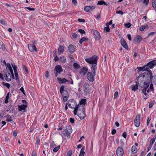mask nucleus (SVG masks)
<instances>
[{"mask_svg": "<svg viewBox=\"0 0 156 156\" xmlns=\"http://www.w3.org/2000/svg\"><path fill=\"white\" fill-rule=\"evenodd\" d=\"M153 77L152 73L151 70L144 72L140 74L137 78L136 83H137L139 86L142 87L146 86V84L150 85L151 82L152 78Z\"/></svg>", "mask_w": 156, "mask_h": 156, "instance_id": "nucleus-1", "label": "nucleus"}, {"mask_svg": "<svg viewBox=\"0 0 156 156\" xmlns=\"http://www.w3.org/2000/svg\"><path fill=\"white\" fill-rule=\"evenodd\" d=\"M64 88L65 86L64 85H62L60 87V91L63 97V101H66L68 99L69 95L67 91L64 90Z\"/></svg>", "mask_w": 156, "mask_h": 156, "instance_id": "nucleus-2", "label": "nucleus"}, {"mask_svg": "<svg viewBox=\"0 0 156 156\" xmlns=\"http://www.w3.org/2000/svg\"><path fill=\"white\" fill-rule=\"evenodd\" d=\"M71 103H68L67 105L68 106L72 108H74L73 111L74 115L77 114V112L79 108V105H77L76 102L74 101L71 100Z\"/></svg>", "mask_w": 156, "mask_h": 156, "instance_id": "nucleus-3", "label": "nucleus"}, {"mask_svg": "<svg viewBox=\"0 0 156 156\" xmlns=\"http://www.w3.org/2000/svg\"><path fill=\"white\" fill-rule=\"evenodd\" d=\"M98 57L96 55H94L91 57L85 59V61L90 64L97 65Z\"/></svg>", "mask_w": 156, "mask_h": 156, "instance_id": "nucleus-4", "label": "nucleus"}, {"mask_svg": "<svg viewBox=\"0 0 156 156\" xmlns=\"http://www.w3.org/2000/svg\"><path fill=\"white\" fill-rule=\"evenodd\" d=\"M79 109H78V112L77 115L81 119H83L86 117L85 112L83 106H80Z\"/></svg>", "mask_w": 156, "mask_h": 156, "instance_id": "nucleus-5", "label": "nucleus"}, {"mask_svg": "<svg viewBox=\"0 0 156 156\" xmlns=\"http://www.w3.org/2000/svg\"><path fill=\"white\" fill-rule=\"evenodd\" d=\"M156 59L153 60L148 62L146 65H145L146 68L147 69V72L148 71L149 69H152L153 68L154 66H156Z\"/></svg>", "mask_w": 156, "mask_h": 156, "instance_id": "nucleus-6", "label": "nucleus"}, {"mask_svg": "<svg viewBox=\"0 0 156 156\" xmlns=\"http://www.w3.org/2000/svg\"><path fill=\"white\" fill-rule=\"evenodd\" d=\"M90 85L89 84L87 83H85L83 86V91L85 94H88L90 92L89 88Z\"/></svg>", "mask_w": 156, "mask_h": 156, "instance_id": "nucleus-7", "label": "nucleus"}, {"mask_svg": "<svg viewBox=\"0 0 156 156\" xmlns=\"http://www.w3.org/2000/svg\"><path fill=\"white\" fill-rule=\"evenodd\" d=\"M116 152L117 156H123L124 154L123 148L119 146L116 150Z\"/></svg>", "mask_w": 156, "mask_h": 156, "instance_id": "nucleus-8", "label": "nucleus"}, {"mask_svg": "<svg viewBox=\"0 0 156 156\" xmlns=\"http://www.w3.org/2000/svg\"><path fill=\"white\" fill-rule=\"evenodd\" d=\"M94 76H94L93 73L92 72H88L87 73V78L90 82H92L94 81Z\"/></svg>", "mask_w": 156, "mask_h": 156, "instance_id": "nucleus-9", "label": "nucleus"}, {"mask_svg": "<svg viewBox=\"0 0 156 156\" xmlns=\"http://www.w3.org/2000/svg\"><path fill=\"white\" fill-rule=\"evenodd\" d=\"M140 115L138 114L136 115V116L134 119V125L136 127H138L140 126Z\"/></svg>", "mask_w": 156, "mask_h": 156, "instance_id": "nucleus-10", "label": "nucleus"}, {"mask_svg": "<svg viewBox=\"0 0 156 156\" xmlns=\"http://www.w3.org/2000/svg\"><path fill=\"white\" fill-rule=\"evenodd\" d=\"M142 40V38L140 35H137L133 39V42L136 44H139Z\"/></svg>", "mask_w": 156, "mask_h": 156, "instance_id": "nucleus-11", "label": "nucleus"}, {"mask_svg": "<svg viewBox=\"0 0 156 156\" xmlns=\"http://www.w3.org/2000/svg\"><path fill=\"white\" fill-rule=\"evenodd\" d=\"M95 6L93 5L87 6L84 8V10L86 12H90L95 9Z\"/></svg>", "mask_w": 156, "mask_h": 156, "instance_id": "nucleus-12", "label": "nucleus"}, {"mask_svg": "<svg viewBox=\"0 0 156 156\" xmlns=\"http://www.w3.org/2000/svg\"><path fill=\"white\" fill-rule=\"evenodd\" d=\"M88 70V69L87 67H83L80 70L79 73L80 74L84 76L87 73Z\"/></svg>", "mask_w": 156, "mask_h": 156, "instance_id": "nucleus-13", "label": "nucleus"}, {"mask_svg": "<svg viewBox=\"0 0 156 156\" xmlns=\"http://www.w3.org/2000/svg\"><path fill=\"white\" fill-rule=\"evenodd\" d=\"M28 47L29 51L31 52H33L34 51H37L35 45L33 46L31 44H29L28 45Z\"/></svg>", "mask_w": 156, "mask_h": 156, "instance_id": "nucleus-14", "label": "nucleus"}, {"mask_svg": "<svg viewBox=\"0 0 156 156\" xmlns=\"http://www.w3.org/2000/svg\"><path fill=\"white\" fill-rule=\"evenodd\" d=\"M54 71L60 74L63 71V69L62 67L58 65L55 67Z\"/></svg>", "mask_w": 156, "mask_h": 156, "instance_id": "nucleus-15", "label": "nucleus"}, {"mask_svg": "<svg viewBox=\"0 0 156 156\" xmlns=\"http://www.w3.org/2000/svg\"><path fill=\"white\" fill-rule=\"evenodd\" d=\"M94 34L96 40H99L101 38V36L100 33L97 30H93Z\"/></svg>", "mask_w": 156, "mask_h": 156, "instance_id": "nucleus-16", "label": "nucleus"}, {"mask_svg": "<svg viewBox=\"0 0 156 156\" xmlns=\"http://www.w3.org/2000/svg\"><path fill=\"white\" fill-rule=\"evenodd\" d=\"M5 80L7 81H9L11 80L12 78V76L11 74L10 73H6L4 75Z\"/></svg>", "mask_w": 156, "mask_h": 156, "instance_id": "nucleus-17", "label": "nucleus"}, {"mask_svg": "<svg viewBox=\"0 0 156 156\" xmlns=\"http://www.w3.org/2000/svg\"><path fill=\"white\" fill-rule=\"evenodd\" d=\"M68 49L69 51L71 53H73L75 51V48L74 46L72 44L69 45Z\"/></svg>", "mask_w": 156, "mask_h": 156, "instance_id": "nucleus-18", "label": "nucleus"}, {"mask_svg": "<svg viewBox=\"0 0 156 156\" xmlns=\"http://www.w3.org/2000/svg\"><path fill=\"white\" fill-rule=\"evenodd\" d=\"M64 51V47L62 45H60L58 49V54L60 55L62 54Z\"/></svg>", "mask_w": 156, "mask_h": 156, "instance_id": "nucleus-19", "label": "nucleus"}, {"mask_svg": "<svg viewBox=\"0 0 156 156\" xmlns=\"http://www.w3.org/2000/svg\"><path fill=\"white\" fill-rule=\"evenodd\" d=\"M120 43L122 46L125 49H128V47L125 40L124 39H121Z\"/></svg>", "mask_w": 156, "mask_h": 156, "instance_id": "nucleus-20", "label": "nucleus"}, {"mask_svg": "<svg viewBox=\"0 0 156 156\" xmlns=\"http://www.w3.org/2000/svg\"><path fill=\"white\" fill-rule=\"evenodd\" d=\"M97 67L96 65L93 64L91 67V70L92 73L94 76L96 75V70L97 69Z\"/></svg>", "mask_w": 156, "mask_h": 156, "instance_id": "nucleus-21", "label": "nucleus"}, {"mask_svg": "<svg viewBox=\"0 0 156 156\" xmlns=\"http://www.w3.org/2000/svg\"><path fill=\"white\" fill-rule=\"evenodd\" d=\"M27 107V105H19L18 107V110L19 111H21L22 110H25Z\"/></svg>", "mask_w": 156, "mask_h": 156, "instance_id": "nucleus-22", "label": "nucleus"}, {"mask_svg": "<svg viewBox=\"0 0 156 156\" xmlns=\"http://www.w3.org/2000/svg\"><path fill=\"white\" fill-rule=\"evenodd\" d=\"M149 86V84H146V86L142 87L144 88L142 90V92L144 94L145 96L147 95L146 90L147 89L148 87Z\"/></svg>", "mask_w": 156, "mask_h": 156, "instance_id": "nucleus-23", "label": "nucleus"}, {"mask_svg": "<svg viewBox=\"0 0 156 156\" xmlns=\"http://www.w3.org/2000/svg\"><path fill=\"white\" fill-rule=\"evenodd\" d=\"M58 80L59 81V83H65L66 82H68L69 81L67 80L66 78H64L62 79L61 78L58 77L57 78Z\"/></svg>", "mask_w": 156, "mask_h": 156, "instance_id": "nucleus-24", "label": "nucleus"}, {"mask_svg": "<svg viewBox=\"0 0 156 156\" xmlns=\"http://www.w3.org/2000/svg\"><path fill=\"white\" fill-rule=\"evenodd\" d=\"M64 123H59L58 125V128L57 129L58 130H62L64 128Z\"/></svg>", "mask_w": 156, "mask_h": 156, "instance_id": "nucleus-25", "label": "nucleus"}, {"mask_svg": "<svg viewBox=\"0 0 156 156\" xmlns=\"http://www.w3.org/2000/svg\"><path fill=\"white\" fill-rule=\"evenodd\" d=\"M139 70V72L141 71H147V69L146 68L145 65L143 67H140L137 68Z\"/></svg>", "mask_w": 156, "mask_h": 156, "instance_id": "nucleus-26", "label": "nucleus"}, {"mask_svg": "<svg viewBox=\"0 0 156 156\" xmlns=\"http://www.w3.org/2000/svg\"><path fill=\"white\" fill-rule=\"evenodd\" d=\"M73 68L76 70L79 69L80 68V66L76 62L74 63L73 64Z\"/></svg>", "mask_w": 156, "mask_h": 156, "instance_id": "nucleus-27", "label": "nucleus"}, {"mask_svg": "<svg viewBox=\"0 0 156 156\" xmlns=\"http://www.w3.org/2000/svg\"><path fill=\"white\" fill-rule=\"evenodd\" d=\"M79 103L80 104V106L81 107V106H80L81 105H85L87 103L86 102V99H82L80 101ZM80 106H79V107Z\"/></svg>", "mask_w": 156, "mask_h": 156, "instance_id": "nucleus-28", "label": "nucleus"}, {"mask_svg": "<svg viewBox=\"0 0 156 156\" xmlns=\"http://www.w3.org/2000/svg\"><path fill=\"white\" fill-rule=\"evenodd\" d=\"M131 151L133 154H135L137 152V148L135 146L133 145L132 146Z\"/></svg>", "mask_w": 156, "mask_h": 156, "instance_id": "nucleus-29", "label": "nucleus"}, {"mask_svg": "<svg viewBox=\"0 0 156 156\" xmlns=\"http://www.w3.org/2000/svg\"><path fill=\"white\" fill-rule=\"evenodd\" d=\"M66 129H67V131H68L69 134H70L71 133H72V129L71 126L68 125L67 126Z\"/></svg>", "mask_w": 156, "mask_h": 156, "instance_id": "nucleus-30", "label": "nucleus"}, {"mask_svg": "<svg viewBox=\"0 0 156 156\" xmlns=\"http://www.w3.org/2000/svg\"><path fill=\"white\" fill-rule=\"evenodd\" d=\"M97 5H108V4H107L103 0L98 1Z\"/></svg>", "mask_w": 156, "mask_h": 156, "instance_id": "nucleus-31", "label": "nucleus"}, {"mask_svg": "<svg viewBox=\"0 0 156 156\" xmlns=\"http://www.w3.org/2000/svg\"><path fill=\"white\" fill-rule=\"evenodd\" d=\"M60 59L61 62L63 63L66 62V59L65 56L63 55H61L60 57Z\"/></svg>", "mask_w": 156, "mask_h": 156, "instance_id": "nucleus-32", "label": "nucleus"}, {"mask_svg": "<svg viewBox=\"0 0 156 156\" xmlns=\"http://www.w3.org/2000/svg\"><path fill=\"white\" fill-rule=\"evenodd\" d=\"M138 84L137 83H136V84L135 85H132L131 86L132 87V90L135 91L136 90L138 89Z\"/></svg>", "mask_w": 156, "mask_h": 156, "instance_id": "nucleus-33", "label": "nucleus"}, {"mask_svg": "<svg viewBox=\"0 0 156 156\" xmlns=\"http://www.w3.org/2000/svg\"><path fill=\"white\" fill-rule=\"evenodd\" d=\"M84 147L83 146L80 150L79 156H84L85 154V152L84 151Z\"/></svg>", "mask_w": 156, "mask_h": 156, "instance_id": "nucleus-34", "label": "nucleus"}, {"mask_svg": "<svg viewBox=\"0 0 156 156\" xmlns=\"http://www.w3.org/2000/svg\"><path fill=\"white\" fill-rule=\"evenodd\" d=\"M5 117L7 118L6 119V121L9 122L12 121V117L10 115H7Z\"/></svg>", "mask_w": 156, "mask_h": 156, "instance_id": "nucleus-35", "label": "nucleus"}, {"mask_svg": "<svg viewBox=\"0 0 156 156\" xmlns=\"http://www.w3.org/2000/svg\"><path fill=\"white\" fill-rule=\"evenodd\" d=\"M53 56L55 57L54 60L55 62L58 61L59 60L58 57L56 55V51H55Z\"/></svg>", "mask_w": 156, "mask_h": 156, "instance_id": "nucleus-36", "label": "nucleus"}, {"mask_svg": "<svg viewBox=\"0 0 156 156\" xmlns=\"http://www.w3.org/2000/svg\"><path fill=\"white\" fill-rule=\"evenodd\" d=\"M56 146V144H55L54 141H51L50 144V148H53Z\"/></svg>", "mask_w": 156, "mask_h": 156, "instance_id": "nucleus-37", "label": "nucleus"}, {"mask_svg": "<svg viewBox=\"0 0 156 156\" xmlns=\"http://www.w3.org/2000/svg\"><path fill=\"white\" fill-rule=\"evenodd\" d=\"M155 101L154 100L151 101L149 103V107L151 108L152 107L153 105H154Z\"/></svg>", "mask_w": 156, "mask_h": 156, "instance_id": "nucleus-38", "label": "nucleus"}, {"mask_svg": "<svg viewBox=\"0 0 156 156\" xmlns=\"http://www.w3.org/2000/svg\"><path fill=\"white\" fill-rule=\"evenodd\" d=\"M60 148V146L58 145L57 147H54L53 150V151L54 152H56L58 151Z\"/></svg>", "mask_w": 156, "mask_h": 156, "instance_id": "nucleus-39", "label": "nucleus"}, {"mask_svg": "<svg viewBox=\"0 0 156 156\" xmlns=\"http://www.w3.org/2000/svg\"><path fill=\"white\" fill-rule=\"evenodd\" d=\"M9 92L7 94V95H6V97H5V103L7 104V103H8V102H9L8 100H9Z\"/></svg>", "mask_w": 156, "mask_h": 156, "instance_id": "nucleus-40", "label": "nucleus"}, {"mask_svg": "<svg viewBox=\"0 0 156 156\" xmlns=\"http://www.w3.org/2000/svg\"><path fill=\"white\" fill-rule=\"evenodd\" d=\"M87 40L88 38H87L85 37H83L80 40L79 43L80 44H81L83 41Z\"/></svg>", "mask_w": 156, "mask_h": 156, "instance_id": "nucleus-41", "label": "nucleus"}, {"mask_svg": "<svg viewBox=\"0 0 156 156\" xmlns=\"http://www.w3.org/2000/svg\"><path fill=\"white\" fill-rule=\"evenodd\" d=\"M152 5L154 8L156 7V0H152Z\"/></svg>", "mask_w": 156, "mask_h": 156, "instance_id": "nucleus-42", "label": "nucleus"}, {"mask_svg": "<svg viewBox=\"0 0 156 156\" xmlns=\"http://www.w3.org/2000/svg\"><path fill=\"white\" fill-rule=\"evenodd\" d=\"M62 133L64 135H67L68 134H69L68 131H67V130L66 129L63 130Z\"/></svg>", "mask_w": 156, "mask_h": 156, "instance_id": "nucleus-43", "label": "nucleus"}, {"mask_svg": "<svg viewBox=\"0 0 156 156\" xmlns=\"http://www.w3.org/2000/svg\"><path fill=\"white\" fill-rule=\"evenodd\" d=\"M3 85L6 87L8 89H9L10 87V85L9 83H4V82H2Z\"/></svg>", "mask_w": 156, "mask_h": 156, "instance_id": "nucleus-44", "label": "nucleus"}, {"mask_svg": "<svg viewBox=\"0 0 156 156\" xmlns=\"http://www.w3.org/2000/svg\"><path fill=\"white\" fill-rule=\"evenodd\" d=\"M69 58L70 59L72 62L74 61V58L73 56L72 55L70 54L68 55Z\"/></svg>", "mask_w": 156, "mask_h": 156, "instance_id": "nucleus-45", "label": "nucleus"}, {"mask_svg": "<svg viewBox=\"0 0 156 156\" xmlns=\"http://www.w3.org/2000/svg\"><path fill=\"white\" fill-rule=\"evenodd\" d=\"M78 31L81 34H85V31L83 30V29H79V30H78Z\"/></svg>", "mask_w": 156, "mask_h": 156, "instance_id": "nucleus-46", "label": "nucleus"}, {"mask_svg": "<svg viewBox=\"0 0 156 156\" xmlns=\"http://www.w3.org/2000/svg\"><path fill=\"white\" fill-rule=\"evenodd\" d=\"M155 141V139L154 138H152L150 141V144L152 146L153 144Z\"/></svg>", "mask_w": 156, "mask_h": 156, "instance_id": "nucleus-47", "label": "nucleus"}, {"mask_svg": "<svg viewBox=\"0 0 156 156\" xmlns=\"http://www.w3.org/2000/svg\"><path fill=\"white\" fill-rule=\"evenodd\" d=\"M12 66L14 72L17 71V66L15 65H13V64H12Z\"/></svg>", "mask_w": 156, "mask_h": 156, "instance_id": "nucleus-48", "label": "nucleus"}, {"mask_svg": "<svg viewBox=\"0 0 156 156\" xmlns=\"http://www.w3.org/2000/svg\"><path fill=\"white\" fill-rule=\"evenodd\" d=\"M104 31H105L106 32H108L110 31V29L109 27H105L104 28Z\"/></svg>", "mask_w": 156, "mask_h": 156, "instance_id": "nucleus-49", "label": "nucleus"}, {"mask_svg": "<svg viewBox=\"0 0 156 156\" xmlns=\"http://www.w3.org/2000/svg\"><path fill=\"white\" fill-rule=\"evenodd\" d=\"M146 28V27L144 26H142L140 27L139 30L140 31H143Z\"/></svg>", "mask_w": 156, "mask_h": 156, "instance_id": "nucleus-50", "label": "nucleus"}, {"mask_svg": "<svg viewBox=\"0 0 156 156\" xmlns=\"http://www.w3.org/2000/svg\"><path fill=\"white\" fill-rule=\"evenodd\" d=\"M72 37L74 39L76 38L77 37V35L75 33L72 34Z\"/></svg>", "mask_w": 156, "mask_h": 156, "instance_id": "nucleus-51", "label": "nucleus"}, {"mask_svg": "<svg viewBox=\"0 0 156 156\" xmlns=\"http://www.w3.org/2000/svg\"><path fill=\"white\" fill-rule=\"evenodd\" d=\"M0 23L3 25H5L6 23L5 21L3 19H2L0 20Z\"/></svg>", "mask_w": 156, "mask_h": 156, "instance_id": "nucleus-52", "label": "nucleus"}, {"mask_svg": "<svg viewBox=\"0 0 156 156\" xmlns=\"http://www.w3.org/2000/svg\"><path fill=\"white\" fill-rule=\"evenodd\" d=\"M15 73V75L16 77V80H17L18 79L19 77H18V74L17 72V71L16 72H14Z\"/></svg>", "mask_w": 156, "mask_h": 156, "instance_id": "nucleus-53", "label": "nucleus"}, {"mask_svg": "<svg viewBox=\"0 0 156 156\" xmlns=\"http://www.w3.org/2000/svg\"><path fill=\"white\" fill-rule=\"evenodd\" d=\"M72 154V151L71 150H69L67 152L66 156H71Z\"/></svg>", "mask_w": 156, "mask_h": 156, "instance_id": "nucleus-54", "label": "nucleus"}, {"mask_svg": "<svg viewBox=\"0 0 156 156\" xmlns=\"http://www.w3.org/2000/svg\"><path fill=\"white\" fill-rule=\"evenodd\" d=\"M36 144L37 145H39L40 142V140L39 137H37L36 139Z\"/></svg>", "mask_w": 156, "mask_h": 156, "instance_id": "nucleus-55", "label": "nucleus"}, {"mask_svg": "<svg viewBox=\"0 0 156 156\" xmlns=\"http://www.w3.org/2000/svg\"><path fill=\"white\" fill-rule=\"evenodd\" d=\"M149 0H144L143 2L144 4H145L146 5H148L149 4Z\"/></svg>", "mask_w": 156, "mask_h": 156, "instance_id": "nucleus-56", "label": "nucleus"}, {"mask_svg": "<svg viewBox=\"0 0 156 156\" xmlns=\"http://www.w3.org/2000/svg\"><path fill=\"white\" fill-rule=\"evenodd\" d=\"M131 25V24L130 23H126L125 24V26L127 28H129Z\"/></svg>", "mask_w": 156, "mask_h": 156, "instance_id": "nucleus-57", "label": "nucleus"}, {"mask_svg": "<svg viewBox=\"0 0 156 156\" xmlns=\"http://www.w3.org/2000/svg\"><path fill=\"white\" fill-rule=\"evenodd\" d=\"M118 95V92L117 91H116L114 93V99H116L117 98Z\"/></svg>", "mask_w": 156, "mask_h": 156, "instance_id": "nucleus-58", "label": "nucleus"}, {"mask_svg": "<svg viewBox=\"0 0 156 156\" xmlns=\"http://www.w3.org/2000/svg\"><path fill=\"white\" fill-rule=\"evenodd\" d=\"M26 8L29 10L30 11H34L35 10V9L33 8H30V7H26Z\"/></svg>", "mask_w": 156, "mask_h": 156, "instance_id": "nucleus-59", "label": "nucleus"}, {"mask_svg": "<svg viewBox=\"0 0 156 156\" xmlns=\"http://www.w3.org/2000/svg\"><path fill=\"white\" fill-rule=\"evenodd\" d=\"M6 66L7 67L8 69H9V70H10V69H11V68H12L10 64L9 63L7 64Z\"/></svg>", "mask_w": 156, "mask_h": 156, "instance_id": "nucleus-60", "label": "nucleus"}, {"mask_svg": "<svg viewBox=\"0 0 156 156\" xmlns=\"http://www.w3.org/2000/svg\"><path fill=\"white\" fill-rule=\"evenodd\" d=\"M17 131L16 130L14 131L13 133V136L14 137H16V136L17 135Z\"/></svg>", "mask_w": 156, "mask_h": 156, "instance_id": "nucleus-61", "label": "nucleus"}, {"mask_svg": "<svg viewBox=\"0 0 156 156\" xmlns=\"http://www.w3.org/2000/svg\"><path fill=\"white\" fill-rule=\"evenodd\" d=\"M78 20L80 22H85V20L83 19L79 18L78 19Z\"/></svg>", "mask_w": 156, "mask_h": 156, "instance_id": "nucleus-62", "label": "nucleus"}, {"mask_svg": "<svg viewBox=\"0 0 156 156\" xmlns=\"http://www.w3.org/2000/svg\"><path fill=\"white\" fill-rule=\"evenodd\" d=\"M116 13L117 14H120L122 15L123 14V12L121 10H119V11H117Z\"/></svg>", "mask_w": 156, "mask_h": 156, "instance_id": "nucleus-63", "label": "nucleus"}, {"mask_svg": "<svg viewBox=\"0 0 156 156\" xmlns=\"http://www.w3.org/2000/svg\"><path fill=\"white\" fill-rule=\"evenodd\" d=\"M122 136L125 138L126 137V133L125 132H124L122 134Z\"/></svg>", "mask_w": 156, "mask_h": 156, "instance_id": "nucleus-64", "label": "nucleus"}]
</instances>
